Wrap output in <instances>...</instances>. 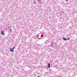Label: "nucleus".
Segmentation results:
<instances>
[{"instance_id": "9b49d317", "label": "nucleus", "mask_w": 77, "mask_h": 77, "mask_svg": "<svg viewBox=\"0 0 77 77\" xmlns=\"http://www.w3.org/2000/svg\"><path fill=\"white\" fill-rule=\"evenodd\" d=\"M37 37H38V38H39V35H38L37 36Z\"/></svg>"}, {"instance_id": "9d476101", "label": "nucleus", "mask_w": 77, "mask_h": 77, "mask_svg": "<svg viewBox=\"0 0 77 77\" xmlns=\"http://www.w3.org/2000/svg\"><path fill=\"white\" fill-rule=\"evenodd\" d=\"M69 38L67 39V40H69Z\"/></svg>"}, {"instance_id": "423d86ee", "label": "nucleus", "mask_w": 77, "mask_h": 77, "mask_svg": "<svg viewBox=\"0 0 77 77\" xmlns=\"http://www.w3.org/2000/svg\"><path fill=\"white\" fill-rule=\"evenodd\" d=\"M38 2H39V3H40L41 2V0H37Z\"/></svg>"}, {"instance_id": "0eeeda50", "label": "nucleus", "mask_w": 77, "mask_h": 77, "mask_svg": "<svg viewBox=\"0 0 77 77\" xmlns=\"http://www.w3.org/2000/svg\"><path fill=\"white\" fill-rule=\"evenodd\" d=\"M33 3H34V4L35 5V4H36V2H35V1H33Z\"/></svg>"}, {"instance_id": "f03ea898", "label": "nucleus", "mask_w": 77, "mask_h": 77, "mask_svg": "<svg viewBox=\"0 0 77 77\" xmlns=\"http://www.w3.org/2000/svg\"><path fill=\"white\" fill-rule=\"evenodd\" d=\"M54 45V43H51V47H53V45Z\"/></svg>"}, {"instance_id": "f8f14e48", "label": "nucleus", "mask_w": 77, "mask_h": 77, "mask_svg": "<svg viewBox=\"0 0 77 77\" xmlns=\"http://www.w3.org/2000/svg\"><path fill=\"white\" fill-rule=\"evenodd\" d=\"M5 29H6V30H7V28H5Z\"/></svg>"}, {"instance_id": "2eb2a0df", "label": "nucleus", "mask_w": 77, "mask_h": 77, "mask_svg": "<svg viewBox=\"0 0 77 77\" xmlns=\"http://www.w3.org/2000/svg\"><path fill=\"white\" fill-rule=\"evenodd\" d=\"M39 39H41L40 38H39Z\"/></svg>"}, {"instance_id": "f257e3e1", "label": "nucleus", "mask_w": 77, "mask_h": 77, "mask_svg": "<svg viewBox=\"0 0 77 77\" xmlns=\"http://www.w3.org/2000/svg\"><path fill=\"white\" fill-rule=\"evenodd\" d=\"M1 34L2 35H5V32L3 31H1Z\"/></svg>"}, {"instance_id": "4468645a", "label": "nucleus", "mask_w": 77, "mask_h": 77, "mask_svg": "<svg viewBox=\"0 0 77 77\" xmlns=\"http://www.w3.org/2000/svg\"><path fill=\"white\" fill-rule=\"evenodd\" d=\"M41 37H42V35H41Z\"/></svg>"}, {"instance_id": "ddd939ff", "label": "nucleus", "mask_w": 77, "mask_h": 77, "mask_svg": "<svg viewBox=\"0 0 77 77\" xmlns=\"http://www.w3.org/2000/svg\"><path fill=\"white\" fill-rule=\"evenodd\" d=\"M66 2H68V0H66Z\"/></svg>"}, {"instance_id": "1a4fd4ad", "label": "nucleus", "mask_w": 77, "mask_h": 77, "mask_svg": "<svg viewBox=\"0 0 77 77\" xmlns=\"http://www.w3.org/2000/svg\"><path fill=\"white\" fill-rule=\"evenodd\" d=\"M10 32H12V30L11 29H10Z\"/></svg>"}, {"instance_id": "6e6552de", "label": "nucleus", "mask_w": 77, "mask_h": 77, "mask_svg": "<svg viewBox=\"0 0 77 77\" xmlns=\"http://www.w3.org/2000/svg\"><path fill=\"white\" fill-rule=\"evenodd\" d=\"M12 49H15V47H14L13 48H12Z\"/></svg>"}, {"instance_id": "39448f33", "label": "nucleus", "mask_w": 77, "mask_h": 77, "mask_svg": "<svg viewBox=\"0 0 77 77\" xmlns=\"http://www.w3.org/2000/svg\"><path fill=\"white\" fill-rule=\"evenodd\" d=\"M63 39L65 41H66V40H67V39L66 38H63Z\"/></svg>"}, {"instance_id": "20e7f679", "label": "nucleus", "mask_w": 77, "mask_h": 77, "mask_svg": "<svg viewBox=\"0 0 77 77\" xmlns=\"http://www.w3.org/2000/svg\"><path fill=\"white\" fill-rule=\"evenodd\" d=\"M48 66L49 68H50V63H49L48 64Z\"/></svg>"}, {"instance_id": "7ed1b4c3", "label": "nucleus", "mask_w": 77, "mask_h": 77, "mask_svg": "<svg viewBox=\"0 0 77 77\" xmlns=\"http://www.w3.org/2000/svg\"><path fill=\"white\" fill-rule=\"evenodd\" d=\"M10 51H12V53H13V52H14V49L11 48H10Z\"/></svg>"}]
</instances>
